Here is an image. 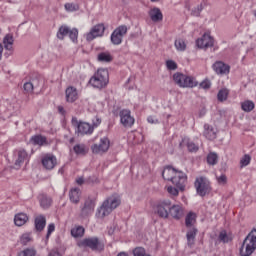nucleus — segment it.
<instances>
[{
	"instance_id": "1",
	"label": "nucleus",
	"mask_w": 256,
	"mask_h": 256,
	"mask_svg": "<svg viewBox=\"0 0 256 256\" xmlns=\"http://www.w3.org/2000/svg\"><path fill=\"white\" fill-rule=\"evenodd\" d=\"M165 181H171L180 191H185L187 185V174L181 170H177L172 166H166L162 172Z\"/></svg>"
},
{
	"instance_id": "2",
	"label": "nucleus",
	"mask_w": 256,
	"mask_h": 256,
	"mask_svg": "<svg viewBox=\"0 0 256 256\" xmlns=\"http://www.w3.org/2000/svg\"><path fill=\"white\" fill-rule=\"evenodd\" d=\"M121 205V200L117 197H109L96 211V217L98 219H105L108 215L113 213V210L117 209Z\"/></svg>"
},
{
	"instance_id": "3",
	"label": "nucleus",
	"mask_w": 256,
	"mask_h": 256,
	"mask_svg": "<svg viewBox=\"0 0 256 256\" xmlns=\"http://www.w3.org/2000/svg\"><path fill=\"white\" fill-rule=\"evenodd\" d=\"M89 83L95 89H103L107 87V84L109 83V71L103 68L98 69L90 78Z\"/></svg>"
},
{
	"instance_id": "4",
	"label": "nucleus",
	"mask_w": 256,
	"mask_h": 256,
	"mask_svg": "<svg viewBox=\"0 0 256 256\" xmlns=\"http://www.w3.org/2000/svg\"><path fill=\"white\" fill-rule=\"evenodd\" d=\"M255 249H256V229L254 228L244 239L242 247L240 248V255L251 256L255 252Z\"/></svg>"
},
{
	"instance_id": "5",
	"label": "nucleus",
	"mask_w": 256,
	"mask_h": 256,
	"mask_svg": "<svg viewBox=\"0 0 256 256\" xmlns=\"http://www.w3.org/2000/svg\"><path fill=\"white\" fill-rule=\"evenodd\" d=\"M173 80L176 85H178V87L182 88L193 89V87H197V85H199V82H197V80L193 78V76H188L179 72L173 75Z\"/></svg>"
},
{
	"instance_id": "6",
	"label": "nucleus",
	"mask_w": 256,
	"mask_h": 256,
	"mask_svg": "<svg viewBox=\"0 0 256 256\" xmlns=\"http://www.w3.org/2000/svg\"><path fill=\"white\" fill-rule=\"evenodd\" d=\"M197 195L205 197L211 193V182L206 177L200 176L194 182Z\"/></svg>"
},
{
	"instance_id": "7",
	"label": "nucleus",
	"mask_w": 256,
	"mask_h": 256,
	"mask_svg": "<svg viewBox=\"0 0 256 256\" xmlns=\"http://www.w3.org/2000/svg\"><path fill=\"white\" fill-rule=\"evenodd\" d=\"M97 205V201L95 198L88 197L84 203L80 205V217L82 219H87V217H91L92 213H95V206Z\"/></svg>"
},
{
	"instance_id": "8",
	"label": "nucleus",
	"mask_w": 256,
	"mask_h": 256,
	"mask_svg": "<svg viewBox=\"0 0 256 256\" xmlns=\"http://www.w3.org/2000/svg\"><path fill=\"white\" fill-rule=\"evenodd\" d=\"M78 247H88L92 251H103L105 245L97 237L85 238L77 243Z\"/></svg>"
},
{
	"instance_id": "9",
	"label": "nucleus",
	"mask_w": 256,
	"mask_h": 256,
	"mask_svg": "<svg viewBox=\"0 0 256 256\" xmlns=\"http://www.w3.org/2000/svg\"><path fill=\"white\" fill-rule=\"evenodd\" d=\"M72 126L75 127V132L78 135H91L93 133V126L87 122H81L77 117H72Z\"/></svg>"
},
{
	"instance_id": "10",
	"label": "nucleus",
	"mask_w": 256,
	"mask_h": 256,
	"mask_svg": "<svg viewBox=\"0 0 256 256\" xmlns=\"http://www.w3.org/2000/svg\"><path fill=\"white\" fill-rule=\"evenodd\" d=\"M170 211L171 200H160L154 206V213H157L162 219H167Z\"/></svg>"
},
{
	"instance_id": "11",
	"label": "nucleus",
	"mask_w": 256,
	"mask_h": 256,
	"mask_svg": "<svg viewBox=\"0 0 256 256\" xmlns=\"http://www.w3.org/2000/svg\"><path fill=\"white\" fill-rule=\"evenodd\" d=\"M128 28L125 25L117 27L111 34V43L113 45H121L123 43V37L127 35Z\"/></svg>"
},
{
	"instance_id": "12",
	"label": "nucleus",
	"mask_w": 256,
	"mask_h": 256,
	"mask_svg": "<svg viewBox=\"0 0 256 256\" xmlns=\"http://www.w3.org/2000/svg\"><path fill=\"white\" fill-rule=\"evenodd\" d=\"M111 145V142L109 141V138L103 137L100 139L99 144H93L91 146L92 152L96 155H99L101 153H107L109 151V147Z\"/></svg>"
},
{
	"instance_id": "13",
	"label": "nucleus",
	"mask_w": 256,
	"mask_h": 256,
	"mask_svg": "<svg viewBox=\"0 0 256 256\" xmlns=\"http://www.w3.org/2000/svg\"><path fill=\"white\" fill-rule=\"evenodd\" d=\"M105 33V25L104 24H97L90 32L86 34V40L87 41H93L94 39H97V37H103Z\"/></svg>"
},
{
	"instance_id": "14",
	"label": "nucleus",
	"mask_w": 256,
	"mask_h": 256,
	"mask_svg": "<svg viewBox=\"0 0 256 256\" xmlns=\"http://www.w3.org/2000/svg\"><path fill=\"white\" fill-rule=\"evenodd\" d=\"M119 115L120 122L124 127H133V125H135V118L131 116V110H121Z\"/></svg>"
},
{
	"instance_id": "15",
	"label": "nucleus",
	"mask_w": 256,
	"mask_h": 256,
	"mask_svg": "<svg viewBox=\"0 0 256 256\" xmlns=\"http://www.w3.org/2000/svg\"><path fill=\"white\" fill-rule=\"evenodd\" d=\"M42 165L44 169H47L48 171L55 169V166L57 165V157L53 154H46L42 158Z\"/></svg>"
},
{
	"instance_id": "16",
	"label": "nucleus",
	"mask_w": 256,
	"mask_h": 256,
	"mask_svg": "<svg viewBox=\"0 0 256 256\" xmlns=\"http://www.w3.org/2000/svg\"><path fill=\"white\" fill-rule=\"evenodd\" d=\"M212 67L217 75H229V71H231V66L223 61L215 62Z\"/></svg>"
},
{
	"instance_id": "17",
	"label": "nucleus",
	"mask_w": 256,
	"mask_h": 256,
	"mask_svg": "<svg viewBox=\"0 0 256 256\" xmlns=\"http://www.w3.org/2000/svg\"><path fill=\"white\" fill-rule=\"evenodd\" d=\"M37 201L41 209H49L53 205V198L45 193L38 194Z\"/></svg>"
},
{
	"instance_id": "18",
	"label": "nucleus",
	"mask_w": 256,
	"mask_h": 256,
	"mask_svg": "<svg viewBox=\"0 0 256 256\" xmlns=\"http://www.w3.org/2000/svg\"><path fill=\"white\" fill-rule=\"evenodd\" d=\"M25 161H29V154H27V151L25 150H19L17 152V158L15 160L13 169H21V165H23Z\"/></svg>"
},
{
	"instance_id": "19",
	"label": "nucleus",
	"mask_w": 256,
	"mask_h": 256,
	"mask_svg": "<svg viewBox=\"0 0 256 256\" xmlns=\"http://www.w3.org/2000/svg\"><path fill=\"white\" fill-rule=\"evenodd\" d=\"M197 47H199L200 49H208V47H213L214 45V40L213 37L204 34L202 36V38H199L196 41Z\"/></svg>"
},
{
	"instance_id": "20",
	"label": "nucleus",
	"mask_w": 256,
	"mask_h": 256,
	"mask_svg": "<svg viewBox=\"0 0 256 256\" xmlns=\"http://www.w3.org/2000/svg\"><path fill=\"white\" fill-rule=\"evenodd\" d=\"M47 225V218L45 215H38L34 219V227L37 233H41Z\"/></svg>"
},
{
	"instance_id": "21",
	"label": "nucleus",
	"mask_w": 256,
	"mask_h": 256,
	"mask_svg": "<svg viewBox=\"0 0 256 256\" xmlns=\"http://www.w3.org/2000/svg\"><path fill=\"white\" fill-rule=\"evenodd\" d=\"M197 233H199V230L195 227L189 228L186 233L187 245L190 249H193V247L195 246V239L197 237Z\"/></svg>"
},
{
	"instance_id": "22",
	"label": "nucleus",
	"mask_w": 256,
	"mask_h": 256,
	"mask_svg": "<svg viewBox=\"0 0 256 256\" xmlns=\"http://www.w3.org/2000/svg\"><path fill=\"white\" fill-rule=\"evenodd\" d=\"M179 145L180 147L186 146L190 153H197V151H199V145L195 144L187 137L183 138Z\"/></svg>"
},
{
	"instance_id": "23",
	"label": "nucleus",
	"mask_w": 256,
	"mask_h": 256,
	"mask_svg": "<svg viewBox=\"0 0 256 256\" xmlns=\"http://www.w3.org/2000/svg\"><path fill=\"white\" fill-rule=\"evenodd\" d=\"M13 43H15V39L13 38V35H11V34H7L3 38L4 49H6V51H9L10 55H12V53L14 51Z\"/></svg>"
},
{
	"instance_id": "24",
	"label": "nucleus",
	"mask_w": 256,
	"mask_h": 256,
	"mask_svg": "<svg viewBox=\"0 0 256 256\" xmlns=\"http://www.w3.org/2000/svg\"><path fill=\"white\" fill-rule=\"evenodd\" d=\"M150 19L154 23H159V21H163V13L161 12V9L154 7L149 12Z\"/></svg>"
},
{
	"instance_id": "25",
	"label": "nucleus",
	"mask_w": 256,
	"mask_h": 256,
	"mask_svg": "<svg viewBox=\"0 0 256 256\" xmlns=\"http://www.w3.org/2000/svg\"><path fill=\"white\" fill-rule=\"evenodd\" d=\"M27 221H29V216H27V214L23 212L18 213L14 216V224L16 225V227H23V225H25Z\"/></svg>"
},
{
	"instance_id": "26",
	"label": "nucleus",
	"mask_w": 256,
	"mask_h": 256,
	"mask_svg": "<svg viewBox=\"0 0 256 256\" xmlns=\"http://www.w3.org/2000/svg\"><path fill=\"white\" fill-rule=\"evenodd\" d=\"M169 215H171L173 219H179L180 217H183V207L179 205H173L171 203Z\"/></svg>"
},
{
	"instance_id": "27",
	"label": "nucleus",
	"mask_w": 256,
	"mask_h": 256,
	"mask_svg": "<svg viewBox=\"0 0 256 256\" xmlns=\"http://www.w3.org/2000/svg\"><path fill=\"white\" fill-rule=\"evenodd\" d=\"M204 137H206V139H209V141H213V139L217 138V134L215 133V129H213V126L209 124L204 125Z\"/></svg>"
},
{
	"instance_id": "28",
	"label": "nucleus",
	"mask_w": 256,
	"mask_h": 256,
	"mask_svg": "<svg viewBox=\"0 0 256 256\" xmlns=\"http://www.w3.org/2000/svg\"><path fill=\"white\" fill-rule=\"evenodd\" d=\"M33 143L39 147H47V145H49V140L45 136L37 134L33 136Z\"/></svg>"
},
{
	"instance_id": "29",
	"label": "nucleus",
	"mask_w": 256,
	"mask_h": 256,
	"mask_svg": "<svg viewBox=\"0 0 256 256\" xmlns=\"http://www.w3.org/2000/svg\"><path fill=\"white\" fill-rule=\"evenodd\" d=\"M195 223H197V214H195L193 212H189L185 218V225H186L187 229L193 228Z\"/></svg>"
},
{
	"instance_id": "30",
	"label": "nucleus",
	"mask_w": 256,
	"mask_h": 256,
	"mask_svg": "<svg viewBox=\"0 0 256 256\" xmlns=\"http://www.w3.org/2000/svg\"><path fill=\"white\" fill-rule=\"evenodd\" d=\"M66 101L68 103H74V101H77V89L73 87H68L66 89Z\"/></svg>"
},
{
	"instance_id": "31",
	"label": "nucleus",
	"mask_w": 256,
	"mask_h": 256,
	"mask_svg": "<svg viewBox=\"0 0 256 256\" xmlns=\"http://www.w3.org/2000/svg\"><path fill=\"white\" fill-rule=\"evenodd\" d=\"M79 191L80 190L78 188H74L69 192V199L71 203H74V205L79 204V201H81V194Z\"/></svg>"
},
{
	"instance_id": "32",
	"label": "nucleus",
	"mask_w": 256,
	"mask_h": 256,
	"mask_svg": "<svg viewBox=\"0 0 256 256\" xmlns=\"http://www.w3.org/2000/svg\"><path fill=\"white\" fill-rule=\"evenodd\" d=\"M241 109L245 111V113H251L255 109V103L251 100H245L241 103Z\"/></svg>"
},
{
	"instance_id": "33",
	"label": "nucleus",
	"mask_w": 256,
	"mask_h": 256,
	"mask_svg": "<svg viewBox=\"0 0 256 256\" xmlns=\"http://www.w3.org/2000/svg\"><path fill=\"white\" fill-rule=\"evenodd\" d=\"M71 235L74 239H79V237H83L85 235V228L82 226H77L71 229Z\"/></svg>"
},
{
	"instance_id": "34",
	"label": "nucleus",
	"mask_w": 256,
	"mask_h": 256,
	"mask_svg": "<svg viewBox=\"0 0 256 256\" xmlns=\"http://www.w3.org/2000/svg\"><path fill=\"white\" fill-rule=\"evenodd\" d=\"M98 61H100V63H111L113 56H111L109 52H101L98 54Z\"/></svg>"
},
{
	"instance_id": "35",
	"label": "nucleus",
	"mask_w": 256,
	"mask_h": 256,
	"mask_svg": "<svg viewBox=\"0 0 256 256\" xmlns=\"http://www.w3.org/2000/svg\"><path fill=\"white\" fill-rule=\"evenodd\" d=\"M219 161V156L215 152H210L207 155V163L208 165H217V162Z\"/></svg>"
},
{
	"instance_id": "36",
	"label": "nucleus",
	"mask_w": 256,
	"mask_h": 256,
	"mask_svg": "<svg viewBox=\"0 0 256 256\" xmlns=\"http://www.w3.org/2000/svg\"><path fill=\"white\" fill-rule=\"evenodd\" d=\"M66 35H69V27L61 26L57 32V37L60 40L65 39Z\"/></svg>"
},
{
	"instance_id": "37",
	"label": "nucleus",
	"mask_w": 256,
	"mask_h": 256,
	"mask_svg": "<svg viewBox=\"0 0 256 256\" xmlns=\"http://www.w3.org/2000/svg\"><path fill=\"white\" fill-rule=\"evenodd\" d=\"M76 155H87V148L84 144H77L73 148Z\"/></svg>"
},
{
	"instance_id": "38",
	"label": "nucleus",
	"mask_w": 256,
	"mask_h": 256,
	"mask_svg": "<svg viewBox=\"0 0 256 256\" xmlns=\"http://www.w3.org/2000/svg\"><path fill=\"white\" fill-rule=\"evenodd\" d=\"M31 241H33V238H32V236H31V232L24 233V234H22V236L20 237V243H21V245H28L29 243H31Z\"/></svg>"
},
{
	"instance_id": "39",
	"label": "nucleus",
	"mask_w": 256,
	"mask_h": 256,
	"mask_svg": "<svg viewBox=\"0 0 256 256\" xmlns=\"http://www.w3.org/2000/svg\"><path fill=\"white\" fill-rule=\"evenodd\" d=\"M227 97H229V90L221 89L217 94L218 101H227Z\"/></svg>"
},
{
	"instance_id": "40",
	"label": "nucleus",
	"mask_w": 256,
	"mask_h": 256,
	"mask_svg": "<svg viewBox=\"0 0 256 256\" xmlns=\"http://www.w3.org/2000/svg\"><path fill=\"white\" fill-rule=\"evenodd\" d=\"M177 51H185L187 49V44H185V40L183 39H177L174 43Z\"/></svg>"
},
{
	"instance_id": "41",
	"label": "nucleus",
	"mask_w": 256,
	"mask_h": 256,
	"mask_svg": "<svg viewBox=\"0 0 256 256\" xmlns=\"http://www.w3.org/2000/svg\"><path fill=\"white\" fill-rule=\"evenodd\" d=\"M64 7L65 10L68 11V13H73V11H79V5L75 3H66Z\"/></svg>"
},
{
	"instance_id": "42",
	"label": "nucleus",
	"mask_w": 256,
	"mask_h": 256,
	"mask_svg": "<svg viewBox=\"0 0 256 256\" xmlns=\"http://www.w3.org/2000/svg\"><path fill=\"white\" fill-rule=\"evenodd\" d=\"M68 35L71 41L75 43L77 41V37H79V30H77L76 28H73L72 30H69Z\"/></svg>"
},
{
	"instance_id": "43",
	"label": "nucleus",
	"mask_w": 256,
	"mask_h": 256,
	"mask_svg": "<svg viewBox=\"0 0 256 256\" xmlns=\"http://www.w3.org/2000/svg\"><path fill=\"white\" fill-rule=\"evenodd\" d=\"M249 163H251V155L249 154H245L241 160H240V166L241 167H247V165H249Z\"/></svg>"
},
{
	"instance_id": "44",
	"label": "nucleus",
	"mask_w": 256,
	"mask_h": 256,
	"mask_svg": "<svg viewBox=\"0 0 256 256\" xmlns=\"http://www.w3.org/2000/svg\"><path fill=\"white\" fill-rule=\"evenodd\" d=\"M23 89L25 93L31 94L33 93V82H25L23 85Z\"/></svg>"
},
{
	"instance_id": "45",
	"label": "nucleus",
	"mask_w": 256,
	"mask_h": 256,
	"mask_svg": "<svg viewBox=\"0 0 256 256\" xmlns=\"http://www.w3.org/2000/svg\"><path fill=\"white\" fill-rule=\"evenodd\" d=\"M166 67L169 71H175V69H177V63L173 60H167Z\"/></svg>"
},
{
	"instance_id": "46",
	"label": "nucleus",
	"mask_w": 256,
	"mask_h": 256,
	"mask_svg": "<svg viewBox=\"0 0 256 256\" xmlns=\"http://www.w3.org/2000/svg\"><path fill=\"white\" fill-rule=\"evenodd\" d=\"M218 239L222 243H229V236H227V232L225 231L220 232Z\"/></svg>"
},
{
	"instance_id": "47",
	"label": "nucleus",
	"mask_w": 256,
	"mask_h": 256,
	"mask_svg": "<svg viewBox=\"0 0 256 256\" xmlns=\"http://www.w3.org/2000/svg\"><path fill=\"white\" fill-rule=\"evenodd\" d=\"M167 192L169 195H172V197H177V195H179V190L173 186H168Z\"/></svg>"
},
{
	"instance_id": "48",
	"label": "nucleus",
	"mask_w": 256,
	"mask_h": 256,
	"mask_svg": "<svg viewBox=\"0 0 256 256\" xmlns=\"http://www.w3.org/2000/svg\"><path fill=\"white\" fill-rule=\"evenodd\" d=\"M19 256H33V250L32 248H26L20 252H18Z\"/></svg>"
},
{
	"instance_id": "49",
	"label": "nucleus",
	"mask_w": 256,
	"mask_h": 256,
	"mask_svg": "<svg viewBox=\"0 0 256 256\" xmlns=\"http://www.w3.org/2000/svg\"><path fill=\"white\" fill-rule=\"evenodd\" d=\"M55 231V223H50L47 228V234H46V239H49L51 237V233Z\"/></svg>"
},
{
	"instance_id": "50",
	"label": "nucleus",
	"mask_w": 256,
	"mask_h": 256,
	"mask_svg": "<svg viewBox=\"0 0 256 256\" xmlns=\"http://www.w3.org/2000/svg\"><path fill=\"white\" fill-rule=\"evenodd\" d=\"M203 9H205V5L200 4L197 6V8L195 10L192 11L193 15L199 16L201 14V12L203 11Z\"/></svg>"
},
{
	"instance_id": "51",
	"label": "nucleus",
	"mask_w": 256,
	"mask_h": 256,
	"mask_svg": "<svg viewBox=\"0 0 256 256\" xmlns=\"http://www.w3.org/2000/svg\"><path fill=\"white\" fill-rule=\"evenodd\" d=\"M200 87L202 89H211V81L209 80H204L200 83Z\"/></svg>"
},
{
	"instance_id": "52",
	"label": "nucleus",
	"mask_w": 256,
	"mask_h": 256,
	"mask_svg": "<svg viewBox=\"0 0 256 256\" xmlns=\"http://www.w3.org/2000/svg\"><path fill=\"white\" fill-rule=\"evenodd\" d=\"M217 181L219 185H225L227 183V176H225V174H222L221 176L217 177Z\"/></svg>"
},
{
	"instance_id": "53",
	"label": "nucleus",
	"mask_w": 256,
	"mask_h": 256,
	"mask_svg": "<svg viewBox=\"0 0 256 256\" xmlns=\"http://www.w3.org/2000/svg\"><path fill=\"white\" fill-rule=\"evenodd\" d=\"M34 83H36V87H41L44 83L43 77L34 78Z\"/></svg>"
},
{
	"instance_id": "54",
	"label": "nucleus",
	"mask_w": 256,
	"mask_h": 256,
	"mask_svg": "<svg viewBox=\"0 0 256 256\" xmlns=\"http://www.w3.org/2000/svg\"><path fill=\"white\" fill-rule=\"evenodd\" d=\"M147 121H148V123H151L152 125L159 123V120L157 118H155L154 116H149L147 118Z\"/></svg>"
},
{
	"instance_id": "55",
	"label": "nucleus",
	"mask_w": 256,
	"mask_h": 256,
	"mask_svg": "<svg viewBox=\"0 0 256 256\" xmlns=\"http://www.w3.org/2000/svg\"><path fill=\"white\" fill-rule=\"evenodd\" d=\"M99 125H101V119L100 118H96V120H93V130L95 129V127H99Z\"/></svg>"
},
{
	"instance_id": "56",
	"label": "nucleus",
	"mask_w": 256,
	"mask_h": 256,
	"mask_svg": "<svg viewBox=\"0 0 256 256\" xmlns=\"http://www.w3.org/2000/svg\"><path fill=\"white\" fill-rule=\"evenodd\" d=\"M58 111L61 115H65V108H63V106H58Z\"/></svg>"
},
{
	"instance_id": "57",
	"label": "nucleus",
	"mask_w": 256,
	"mask_h": 256,
	"mask_svg": "<svg viewBox=\"0 0 256 256\" xmlns=\"http://www.w3.org/2000/svg\"><path fill=\"white\" fill-rule=\"evenodd\" d=\"M76 182H77L78 185H83L84 180H83V178H78V179L76 180Z\"/></svg>"
},
{
	"instance_id": "58",
	"label": "nucleus",
	"mask_w": 256,
	"mask_h": 256,
	"mask_svg": "<svg viewBox=\"0 0 256 256\" xmlns=\"http://www.w3.org/2000/svg\"><path fill=\"white\" fill-rule=\"evenodd\" d=\"M2 57H3V44H0V61Z\"/></svg>"
},
{
	"instance_id": "59",
	"label": "nucleus",
	"mask_w": 256,
	"mask_h": 256,
	"mask_svg": "<svg viewBox=\"0 0 256 256\" xmlns=\"http://www.w3.org/2000/svg\"><path fill=\"white\" fill-rule=\"evenodd\" d=\"M117 256H129V254L127 252H120Z\"/></svg>"
},
{
	"instance_id": "60",
	"label": "nucleus",
	"mask_w": 256,
	"mask_h": 256,
	"mask_svg": "<svg viewBox=\"0 0 256 256\" xmlns=\"http://www.w3.org/2000/svg\"><path fill=\"white\" fill-rule=\"evenodd\" d=\"M30 141H33V137L30 138Z\"/></svg>"
},
{
	"instance_id": "61",
	"label": "nucleus",
	"mask_w": 256,
	"mask_h": 256,
	"mask_svg": "<svg viewBox=\"0 0 256 256\" xmlns=\"http://www.w3.org/2000/svg\"><path fill=\"white\" fill-rule=\"evenodd\" d=\"M70 141H71V143H73V138Z\"/></svg>"
},
{
	"instance_id": "62",
	"label": "nucleus",
	"mask_w": 256,
	"mask_h": 256,
	"mask_svg": "<svg viewBox=\"0 0 256 256\" xmlns=\"http://www.w3.org/2000/svg\"><path fill=\"white\" fill-rule=\"evenodd\" d=\"M152 2H155V1H157V0H151Z\"/></svg>"
},
{
	"instance_id": "63",
	"label": "nucleus",
	"mask_w": 256,
	"mask_h": 256,
	"mask_svg": "<svg viewBox=\"0 0 256 256\" xmlns=\"http://www.w3.org/2000/svg\"><path fill=\"white\" fill-rule=\"evenodd\" d=\"M33 255H35V251H34Z\"/></svg>"
},
{
	"instance_id": "64",
	"label": "nucleus",
	"mask_w": 256,
	"mask_h": 256,
	"mask_svg": "<svg viewBox=\"0 0 256 256\" xmlns=\"http://www.w3.org/2000/svg\"><path fill=\"white\" fill-rule=\"evenodd\" d=\"M17 256H20L19 254H17Z\"/></svg>"
}]
</instances>
